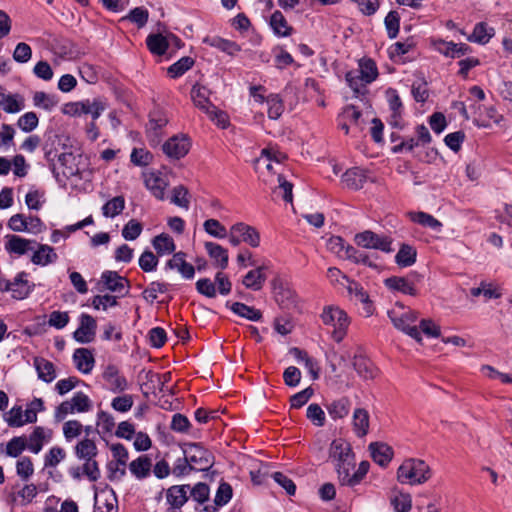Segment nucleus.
Listing matches in <instances>:
<instances>
[{
	"label": "nucleus",
	"instance_id": "obj_1",
	"mask_svg": "<svg viewBox=\"0 0 512 512\" xmlns=\"http://www.w3.org/2000/svg\"><path fill=\"white\" fill-rule=\"evenodd\" d=\"M432 476L429 465L421 459L408 458L397 470V480L402 484L421 485Z\"/></svg>",
	"mask_w": 512,
	"mask_h": 512
},
{
	"label": "nucleus",
	"instance_id": "obj_2",
	"mask_svg": "<svg viewBox=\"0 0 512 512\" xmlns=\"http://www.w3.org/2000/svg\"><path fill=\"white\" fill-rule=\"evenodd\" d=\"M388 316L396 329L406 333L417 342H422L420 331L416 325L418 317L416 311L405 307L401 303H396L395 306L388 311Z\"/></svg>",
	"mask_w": 512,
	"mask_h": 512
},
{
	"label": "nucleus",
	"instance_id": "obj_3",
	"mask_svg": "<svg viewBox=\"0 0 512 512\" xmlns=\"http://www.w3.org/2000/svg\"><path fill=\"white\" fill-rule=\"evenodd\" d=\"M324 325L330 327L331 337L336 342H341L346 334L350 325V319L347 313L338 306L329 305L323 308L320 315Z\"/></svg>",
	"mask_w": 512,
	"mask_h": 512
},
{
	"label": "nucleus",
	"instance_id": "obj_4",
	"mask_svg": "<svg viewBox=\"0 0 512 512\" xmlns=\"http://www.w3.org/2000/svg\"><path fill=\"white\" fill-rule=\"evenodd\" d=\"M91 408L90 398L83 392H77L71 399L63 401L57 406L54 417L57 421H62L68 414L88 412Z\"/></svg>",
	"mask_w": 512,
	"mask_h": 512
},
{
	"label": "nucleus",
	"instance_id": "obj_5",
	"mask_svg": "<svg viewBox=\"0 0 512 512\" xmlns=\"http://www.w3.org/2000/svg\"><path fill=\"white\" fill-rule=\"evenodd\" d=\"M183 453L194 470L206 471L213 465L212 454L198 443L187 444Z\"/></svg>",
	"mask_w": 512,
	"mask_h": 512
},
{
	"label": "nucleus",
	"instance_id": "obj_6",
	"mask_svg": "<svg viewBox=\"0 0 512 512\" xmlns=\"http://www.w3.org/2000/svg\"><path fill=\"white\" fill-rule=\"evenodd\" d=\"M355 243L366 249H376L385 253H390L392 248V240L388 236L379 235L370 230L355 235Z\"/></svg>",
	"mask_w": 512,
	"mask_h": 512
},
{
	"label": "nucleus",
	"instance_id": "obj_7",
	"mask_svg": "<svg viewBox=\"0 0 512 512\" xmlns=\"http://www.w3.org/2000/svg\"><path fill=\"white\" fill-rule=\"evenodd\" d=\"M99 285L105 290L125 296L129 292L130 283L125 277L115 271H104L101 275Z\"/></svg>",
	"mask_w": 512,
	"mask_h": 512
},
{
	"label": "nucleus",
	"instance_id": "obj_8",
	"mask_svg": "<svg viewBox=\"0 0 512 512\" xmlns=\"http://www.w3.org/2000/svg\"><path fill=\"white\" fill-rule=\"evenodd\" d=\"M143 179L145 187L155 198L159 200L165 198V190L169 183L163 173L159 171H146L143 173Z\"/></svg>",
	"mask_w": 512,
	"mask_h": 512
},
{
	"label": "nucleus",
	"instance_id": "obj_9",
	"mask_svg": "<svg viewBox=\"0 0 512 512\" xmlns=\"http://www.w3.org/2000/svg\"><path fill=\"white\" fill-rule=\"evenodd\" d=\"M190 141L185 135L173 136L163 144L164 153L172 159L184 157L190 150Z\"/></svg>",
	"mask_w": 512,
	"mask_h": 512
},
{
	"label": "nucleus",
	"instance_id": "obj_10",
	"mask_svg": "<svg viewBox=\"0 0 512 512\" xmlns=\"http://www.w3.org/2000/svg\"><path fill=\"white\" fill-rule=\"evenodd\" d=\"M255 169L267 184H273L277 174H280L274 169L271 152L266 149L262 151L261 156L256 160Z\"/></svg>",
	"mask_w": 512,
	"mask_h": 512
},
{
	"label": "nucleus",
	"instance_id": "obj_11",
	"mask_svg": "<svg viewBox=\"0 0 512 512\" xmlns=\"http://www.w3.org/2000/svg\"><path fill=\"white\" fill-rule=\"evenodd\" d=\"M433 46L437 52L450 58H460L471 52V47L465 43H454L441 39L434 41Z\"/></svg>",
	"mask_w": 512,
	"mask_h": 512
},
{
	"label": "nucleus",
	"instance_id": "obj_12",
	"mask_svg": "<svg viewBox=\"0 0 512 512\" xmlns=\"http://www.w3.org/2000/svg\"><path fill=\"white\" fill-rule=\"evenodd\" d=\"M5 243L4 248L9 254L22 256L29 251H32L36 244L35 240L25 239L18 235L8 234L4 237Z\"/></svg>",
	"mask_w": 512,
	"mask_h": 512
},
{
	"label": "nucleus",
	"instance_id": "obj_13",
	"mask_svg": "<svg viewBox=\"0 0 512 512\" xmlns=\"http://www.w3.org/2000/svg\"><path fill=\"white\" fill-rule=\"evenodd\" d=\"M96 328V320L88 314H82L79 327L74 332V339L79 343H90L95 337Z\"/></svg>",
	"mask_w": 512,
	"mask_h": 512
},
{
	"label": "nucleus",
	"instance_id": "obj_14",
	"mask_svg": "<svg viewBox=\"0 0 512 512\" xmlns=\"http://www.w3.org/2000/svg\"><path fill=\"white\" fill-rule=\"evenodd\" d=\"M25 276L26 274L22 272L13 281H8L5 284V290L10 291L15 299L21 300L26 298L32 290L33 286L29 284L27 279H24Z\"/></svg>",
	"mask_w": 512,
	"mask_h": 512
},
{
	"label": "nucleus",
	"instance_id": "obj_15",
	"mask_svg": "<svg viewBox=\"0 0 512 512\" xmlns=\"http://www.w3.org/2000/svg\"><path fill=\"white\" fill-rule=\"evenodd\" d=\"M0 107L7 113H17L24 109L25 100L20 94L6 93L5 89L0 86Z\"/></svg>",
	"mask_w": 512,
	"mask_h": 512
},
{
	"label": "nucleus",
	"instance_id": "obj_16",
	"mask_svg": "<svg viewBox=\"0 0 512 512\" xmlns=\"http://www.w3.org/2000/svg\"><path fill=\"white\" fill-rule=\"evenodd\" d=\"M189 485H174L167 489L166 499L171 509H180L188 501Z\"/></svg>",
	"mask_w": 512,
	"mask_h": 512
},
{
	"label": "nucleus",
	"instance_id": "obj_17",
	"mask_svg": "<svg viewBox=\"0 0 512 512\" xmlns=\"http://www.w3.org/2000/svg\"><path fill=\"white\" fill-rule=\"evenodd\" d=\"M103 378L113 392H122L127 389L128 383L126 378L120 374L117 367L109 365L103 372Z\"/></svg>",
	"mask_w": 512,
	"mask_h": 512
},
{
	"label": "nucleus",
	"instance_id": "obj_18",
	"mask_svg": "<svg viewBox=\"0 0 512 512\" xmlns=\"http://www.w3.org/2000/svg\"><path fill=\"white\" fill-rule=\"evenodd\" d=\"M51 435L52 432L50 430L41 426L35 427L27 439V449L34 454H38L42 450L43 445L51 439Z\"/></svg>",
	"mask_w": 512,
	"mask_h": 512
},
{
	"label": "nucleus",
	"instance_id": "obj_19",
	"mask_svg": "<svg viewBox=\"0 0 512 512\" xmlns=\"http://www.w3.org/2000/svg\"><path fill=\"white\" fill-rule=\"evenodd\" d=\"M330 457L337 463L355 460L350 444L343 439H336L331 443Z\"/></svg>",
	"mask_w": 512,
	"mask_h": 512
},
{
	"label": "nucleus",
	"instance_id": "obj_20",
	"mask_svg": "<svg viewBox=\"0 0 512 512\" xmlns=\"http://www.w3.org/2000/svg\"><path fill=\"white\" fill-rule=\"evenodd\" d=\"M186 254L184 252H177L173 257L168 260L166 266L169 269H176L184 278L192 279L195 274L193 265L186 262Z\"/></svg>",
	"mask_w": 512,
	"mask_h": 512
},
{
	"label": "nucleus",
	"instance_id": "obj_21",
	"mask_svg": "<svg viewBox=\"0 0 512 512\" xmlns=\"http://www.w3.org/2000/svg\"><path fill=\"white\" fill-rule=\"evenodd\" d=\"M73 361L76 368L83 374H89L94 367V357L90 350L78 348L73 353Z\"/></svg>",
	"mask_w": 512,
	"mask_h": 512
},
{
	"label": "nucleus",
	"instance_id": "obj_22",
	"mask_svg": "<svg viewBox=\"0 0 512 512\" xmlns=\"http://www.w3.org/2000/svg\"><path fill=\"white\" fill-rule=\"evenodd\" d=\"M372 459L380 466H386L392 460V448L381 442H373L369 445Z\"/></svg>",
	"mask_w": 512,
	"mask_h": 512
},
{
	"label": "nucleus",
	"instance_id": "obj_23",
	"mask_svg": "<svg viewBox=\"0 0 512 512\" xmlns=\"http://www.w3.org/2000/svg\"><path fill=\"white\" fill-rule=\"evenodd\" d=\"M495 35V29L490 27L486 22H479L474 26L473 32L467 36L469 42L480 45L487 44Z\"/></svg>",
	"mask_w": 512,
	"mask_h": 512
},
{
	"label": "nucleus",
	"instance_id": "obj_24",
	"mask_svg": "<svg viewBox=\"0 0 512 512\" xmlns=\"http://www.w3.org/2000/svg\"><path fill=\"white\" fill-rule=\"evenodd\" d=\"M234 232H238L242 242L251 247L256 248L260 245V234L253 226L239 222L234 224Z\"/></svg>",
	"mask_w": 512,
	"mask_h": 512
},
{
	"label": "nucleus",
	"instance_id": "obj_25",
	"mask_svg": "<svg viewBox=\"0 0 512 512\" xmlns=\"http://www.w3.org/2000/svg\"><path fill=\"white\" fill-rule=\"evenodd\" d=\"M210 91L205 86L196 84L192 87L191 98L196 107L203 110L205 113L210 112V109L214 106L209 101Z\"/></svg>",
	"mask_w": 512,
	"mask_h": 512
},
{
	"label": "nucleus",
	"instance_id": "obj_26",
	"mask_svg": "<svg viewBox=\"0 0 512 512\" xmlns=\"http://www.w3.org/2000/svg\"><path fill=\"white\" fill-rule=\"evenodd\" d=\"M34 367L40 380L50 383L56 378L55 366L47 359L42 357L34 358Z\"/></svg>",
	"mask_w": 512,
	"mask_h": 512
},
{
	"label": "nucleus",
	"instance_id": "obj_27",
	"mask_svg": "<svg viewBox=\"0 0 512 512\" xmlns=\"http://www.w3.org/2000/svg\"><path fill=\"white\" fill-rule=\"evenodd\" d=\"M203 43H205L211 47L217 48L220 51L225 52L230 56H234L237 52H239L241 50L240 46L236 42H233V41H230V40L218 37V36H213V37L207 36L203 39Z\"/></svg>",
	"mask_w": 512,
	"mask_h": 512
},
{
	"label": "nucleus",
	"instance_id": "obj_28",
	"mask_svg": "<svg viewBox=\"0 0 512 512\" xmlns=\"http://www.w3.org/2000/svg\"><path fill=\"white\" fill-rule=\"evenodd\" d=\"M369 413L364 408H356L353 412V430L358 437H364L369 431Z\"/></svg>",
	"mask_w": 512,
	"mask_h": 512
},
{
	"label": "nucleus",
	"instance_id": "obj_29",
	"mask_svg": "<svg viewBox=\"0 0 512 512\" xmlns=\"http://www.w3.org/2000/svg\"><path fill=\"white\" fill-rule=\"evenodd\" d=\"M58 256L54 249L46 244H39L37 250L34 251L31 261L36 265L46 266L54 263Z\"/></svg>",
	"mask_w": 512,
	"mask_h": 512
},
{
	"label": "nucleus",
	"instance_id": "obj_30",
	"mask_svg": "<svg viewBox=\"0 0 512 512\" xmlns=\"http://www.w3.org/2000/svg\"><path fill=\"white\" fill-rule=\"evenodd\" d=\"M269 23L274 34L279 37H287L292 34L293 28L288 24L282 12L278 10L271 15Z\"/></svg>",
	"mask_w": 512,
	"mask_h": 512
},
{
	"label": "nucleus",
	"instance_id": "obj_31",
	"mask_svg": "<svg viewBox=\"0 0 512 512\" xmlns=\"http://www.w3.org/2000/svg\"><path fill=\"white\" fill-rule=\"evenodd\" d=\"M146 45L149 51L154 55H164L169 49V40H167V34H150L146 38Z\"/></svg>",
	"mask_w": 512,
	"mask_h": 512
},
{
	"label": "nucleus",
	"instance_id": "obj_32",
	"mask_svg": "<svg viewBox=\"0 0 512 512\" xmlns=\"http://www.w3.org/2000/svg\"><path fill=\"white\" fill-rule=\"evenodd\" d=\"M205 249L210 256L215 261L216 266L221 269H225L228 265V251L222 247L221 245L214 242H206Z\"/></svg>",
	"mask_w": 512,
	"mask_h": 512
},
{
	"label": "nucleus",
	"instance_id": "obj_33",
	"mask_svg": "<svg viewBox=\"0 0 512 512\" xmlns=\"http://www.w3.org/2000/svg\"><path fill=\"white\" fill-rule=\"evenodd\" d=\"M385 285L391 290L399 291L407 295L415 296L417 294L414 284L404 277H389L385 280Z\"/></svg>",
	"mask_w": 512,
	"mask_h": 512
},
{
	"label": "nucleus",
	"instance_id": "obj_34",
	"mask_svg": "<svg viewBox=\"0 0 512 512\" xmlns=\"http://www.w3.org/2000/svg\"><path fill=\"white\" fill-rule=\"evenodd\" d=\"M75 454L79 459L89 461L97 456L98 448L94 440L85 437L75 446Z\"/></svg>",
	"mask_w": 512,
	"mask_h": 512
},
{
	"label": "nucleus",
	"instance_id": "obj_35",
	"mask_svg": "<svg viewBox=\"0 0 512 512\" xmlns=\"http://www.w3.org/2000/svg\"><path fill=\"white\" fill-rule=\"evenodd\" d=\"M342 179L347 187L358 190L363 187L366 181V175L362 169L354 167L347 170L343 174Z\"/></svg>",
	"mask_w": 512,
	"mask_h": 512
},
{
	"label": "nucleus",
	"instance_id": "obj_36",
	"mask_svg": "<svg viewBox=\"0 0 512 512\" xmlns=\"http://www.w3.org/2000/svg\"><path fill=\"white\" fill-rule=\"evenodd\" d=\"M264 267H258L254 270L249 271L243 278V284L246 288L254 291L260 290L265 281L266 275L264 274Z\"/></svg>",
	"mask_w": 512,
	"mask_h": 512
},
{
	"label": "nucleus",
	"instance_id": "obj_37",
	"mask_svg": "<svg viewBox=\"0 0 512 512\" xmlns=\"http://www.w3.org/2000/svg\"><path fill=\"white\" fill-rule=\"evenodd\" d=\"M344 286L346 287L349 295L354 297L356 301L366 305L367 313L371 314L369 295L361 286V284L349 278Z\"/></svg>",
	"mask_w": 512,
	"mask_h": 512
},
{
	"label": "nucleus",
	"instance_id": "obj_38",
	"mask_svg": "<svg viewBox=\"0 0 512 512\" xmlns=\"http://www.w3.org/2000/svg\"><path fill=\"white\" fill-rule=\"evenodd\" d=\"M59 103L55 94L37 91L33 94V105L45 111H52Z\"/></svg>",
	"mask_w": 512,
	"mask_h": 512
},
{
	"label": "nucleus",
	"instance_id": "obj_39",
	"mask_svg": "<svg viewBox=\"0 0 512 512\" xmlns=\"http://www.w3.org/2000/svg\"><path fill=\"white\" fill-rule=\"evenodd\" d=\"M151 467V460L145 455L133 460L129 465L131 473L138 479L147 477L150 474Z\"/></svg>",
	"mask_w": 512,
	"mask_h": 512
},
{
	"label": "nucleus",
	"instance_id": "obj_40",
	"mask_svg": "<svg viewBox=\"0 0 512 512\" xmlns=\"http://www.w3.org/2000/svg\"><path fill=\"white\" fill-rule=\"evenodd\" d=\"M416 249L408 244H402L395 256V262L400 267H409L416 262Z\"/></svg>",
	"mask_w": 512,
	"mask_h": 512
},
{
	"label": "nucleus",
	"instance_id": "obj_41",
	"mask_svg": "<svg viewBox=\"0 0 512 512\" xmlns=\"http://www.w3.org/2000/svg\"><path fill=\"white\" fill-rule=\"evenodd\" d=\"M152 244L159 255L171 254L176 249L173 238L165 233L154 237Z\"/></svg>",
	"mask_w": 512,
	"mask_h": 512
},
{
	"label": "nucleus",
	"instance_id": "obj_42",
	"mask_svg": "<svg viewBox=\"0 0 512 512\" xmlns=\"http://www.w3.org/2000/svg\"><path fill=\"white\" fill-rule=\"evenodd\" d=\"M362 80L370 84L378 77V69L376 63L370 58H364L359 61V69Z\"/></svg>",
	"mask_w": 512,
	"mask_h": 512
},
{
	"label": "nucleus",
	"instance_id": "obj_43",
	"mask_svg": "<svg viewBox=\"0 0 512 512\" xmlns=\"http://www.w3.org/2000/svg\"><path fill=\"white\" fill-rule=\"evenodd\" d=\"M410 219L420 224L424 227L431 228L434 231H440L442 224L440 221H438L435 217L432 215L425 213V212H410L409 213Z\"/></svg>",
	"mask_w": 512,
	"mask_h": 512
},
{
	"label": "nucleus",
	"instance_id": "obj_44",
	"mask_svg": "<svg viewBox=\"0 0 512 512\" xmlns=\"http://www.w3.org/2000/svg\"><path fill=\"white\" fill-rule=\"evenodd\" d=\"M326 408L331 418L341 419L348 415L350 402L347 398H340L331 402Z\"/></svg>",
	"mask_w": 512,
	"mask_h": 512
},
{
	"label": "nucleus",
	"instance_id": "obj_45",
	"mask_svg": "<svg viewBox=\"0 0 512 512\" xmlns=\"http://www.w3.org/2000/svg\"><path fill=\"white\" fill-rule=\"evenodd\" d=\"M231 310L238 316L251 321H259L262 317L260 310L240 302L233 303L231 305Z\"/></svg>",
	"mask_w": 512,
	"mask_h": 512
},
{
	"label": "nucleus",
	"instance_id": "obj_46",
	"mask_svg": "<svg viewBox=\"0 0 512 512\" xmlns=\"http://www.w3.org/2000/svg\"><path fill=\"white\" fill-rule=\"evenodd\" d=\"M125 208L123 196H116L106 202L102 207V214L107 218H113L122 213Z\"/></svg>",
	"mask_w": 512,
	"mask_h": 512
},
{
	"label": "nucleus",
	"instance_id": "obj_47",
	"mask_svg": "<svg viewBox=\"0 0 512 512\" xmlns=\"http://www.w3.org/2000/svg\"><path fill=\"white\" fill-rule=\"evenodd\" d=\"M275 299L283 308H291L296 304L295 292L282 285L275 288Z\"/></svg>",
	"mask_w": 512,
	"mask_h": 512
},
{
	"label": "nucleus",
	"instance_id": "obj_48",
	"mask_svg": "<svg viewBox=\"0 0 512 512\" xmlns=\"http://www.w3.org/2000/svg\"><path fill=\"white\" fill-rule=\"evenodd\" d=\"M354 468H355V460L344 462V463H336L338 479L342 485L353 486L352 485V479H353L352 471L354 470Z\"/></svg>",
	"mask_w": 512,
	"mask_h": 512
},
{
	"label": "nucleus",
	"instance_id": "obj_49",
	"mask_svg": "<svg viewBox=\"0 0 512 512\" xmlns=\"http://www.w3.org/2000/svg\"><path fill=\"white\" fill-rule=\"evenodd\" d=\"M90 100L66 103L62 108V113L72 117L88 114L90 108Z\"/></svg>",
	"mask_w": 512,
	"mask_h": 512
},
{
	"label": "nucleus",
	"instance_id": "obj_50",
	"mask_svg": "<svg viewBox=\"0 0 512 512\" xmlns=\"http://www.w3.org/2000/svg\"><path fill=\"white\" fill-rule=\"evenodd\" d=\"M58 162L63 167V175L67 178L79 174V168L75 165V156L72 153H62L58 157Z\"/></svg>",
	"mask_w": 512,
	"mask_h": 512
},
{
	"label": "nucleus",
	"instance_id": "obj_51",
	"mask_svg": "<svg viewBox=\"0 0 512 512\" xmlns=\"http://www.w3.org/2000/svg\"><path fill=\"white\" fill-rule=\"evenodd\" d=\"M354 367L359 374L364 379H372L376 375V370L373 367V364L370 360L365 357L359 356L355 357Z\"/></svg>",
	"mask_w": 512,
	"mask_h": 512
},
{
	"label": "nucleus",
	"instance_id": "obj_52",
	"mask_svg": "<svg viewBox=\"0 0 512 512\" xmlns=\"http://www.w3.org/2000/svg\"><path fill=\"white\" fill-rule=\"evenodd\" d=\"M194 65V59L191 57H182L177 62L169 66L167 72L171 78H178Z\"/></svg>",
	"mask_w": 512,
	"mask_h": 512
},
{
	"label": "nucleus",
	"instance_id": "obj_53",
	"mask_svg": "<svg viewBox=\"0 0 512 512\" xmlns=\"http://www.w3.org/2000/svg\"><path fill=\"white\" fill-rule=\"evenodd\" d=\"M266 103L268 105V117L270 119H278L284 112V104L278 94H270L267 96Z\"/></svg>",
	"mask_w": 512,
	"mask_h": 512
},
{
	"label": "nucleus",
	"instance_id": "obj_54",
	"mask_svg": "<svg viewBox=\"0 0 512 512\" xmlns=\"http://www.w3.org/2000/svg\"><path fill=\"white\" fill-rule=\"evenodd\" d=\"M111 451L113 453L114 458L117 460V466L115 468V472H119L120 476L125 475V465L128 460V451L122 444H113L111 446Z\"/></svg>",
	"mask_w": 512,
	"mask_h": 512
},
{
	"label": "nucleus",
	"instance_id": "obj_55",
	"mask_svg": "<svg viewBox=\"0 0 512 512\" xmlns=\"http://www.w3.org/2000/svg\"><path fill=\"white\" fill-rule=\"evenodd\" d=\"M37 495V488L34 484L23 486L16 494H13L12 500L17 502L18 499L21 505L30 503Z\"/></svg>",
	"mask_w": 512,
	"mask_h": 512
},
{
	"label": "nucleus",
	"instance_id": "obj_56",
	"mask_svg": "<svg viewBox=\"0 0 512 512\" xmlns=\"http://www.w3.org/2000/svg\"><path fill=\"white\" fill-rule=\"evenodd\" d=\"M27 449V439L25 437H13L6 445V454L16 458Z\"/></svg>",
	"mask_w": 512,
	"mask_h": 512
},
{
	"label": "nucleus",
	"instance_id": "obj_57",
	"mask_svg": "<svg viewBox=\"0 0 512 512\" xmlns=\"http://www.w3.org/2000/svg\"><path fill=\"white\" fill-rule=\"evenodd\" d=\"M384 24L388 37L394 39L397 37L400 28V16L396 11H390L385 17Z\"/></svg>",
	"mask_w": 512,
	"mask_h": 512
},
{
	"label": "nucleus",
	"instance_id": "obj_58",
	"mask_svg": "<svg viewBox=\"0 0 512 512\" xmlns=\"http://www.w3.org/2000/svg\"><path fill=\"white\" fill-rule=\"evenodd\" d=\"M203 228L206 233L209 235L223 239L227 237V230L224 225H222L218 220L216 219H208L203 223Z\"/></svg>",
	"mask_w": 512,
	"mask_h": 512
},
{
	"label": "nucleus",
	"instance_id": "obj_59",
	"mask_svg": "<svg viewBox=\"0 0 512 512\" xmlns=\"http://www.w3.org/2000/svg\"><path fill=\"white\" fill-rule=\"evenodd\" d=\"M142 230V224L135 219H131L123 227L122 236L125 240L133 241L140 236Z\"/></svg>",
	"mask_w": 512,
	"mask_h": 512
},
{
	"label": "nucleus",
	"instance_id": "obj_60",
	"mask_svg": "<svg viewBox=\"0 0 512 512\" xmlns=\"http://www.w3.org/2000/svg\"><path fill=\"white\" fill-rule=\"evenodd\" d=\"M66 452L63 448L54 446L52 447L44 458L45 467H56L62 460H64Z\"/></svg>",
	"mask_w": 512,
	"mask_h": 512
},
{
	"label": "nucleus",
	"instance_id": "obj_61",
	"mask_svg": "<svg viewBox=\"0 0 512 512\" xmlns=\"http://www.w3.org/2000/svg\"><path fill=\"white\" fill-rule=\"evenodd\" d=\"M38 123L39 119L34 112L23 114L17 121L18 127L26 133L33 131L38 126Z\"/></svg>",
	"mask_w": 512,
	"mask_h": 512
},
{
	"label": "nucleus",
	"instance_id": "obj_62",
	"mask_svg": "<svg viewBox=\"0 0 512 512\" xmlns=\"http://www.w3.org/2000/svg\"><path fill=\"white\" fill-rule=\"evenodd\" d=\"M233 490L229 483L222 482L220 483L215 498L214 503L217 506H224L226 505L232 498Z\"/></svg>",
	"mask_w": 512,
	"mask_h": 512
},
{
	"label": "nucleus",
	"instance_id": "obj_63",
	"mask_svg": "<svg viewBox=\"0 0 512 512\" xmlns=\"http://www.w3.org/2000/svg\"><path fill=\"white\" fill-rule=\"evenodd\" d=\"M17 475L24 481L28 480L34 473V467L29 457H22L16 464Z\"/></svg>",
	"mask_w": 512,
	"mask_h": 512
},
{
	"label": "nucleus",
	"instance_id": "obj_64",
	"mask_svg": "<svg viewBox=\"0 0 512 512\" xmlns=\"http://www.w3.org/2000/svg\"><path fill=\"white\" fill-rule=\"evenodd\" d=\"M5 421L10 427H21L24 425V413L21 406L12 407L5 416Z\"/></svg>",
	"mask_w": 512,
	"mask_h": 512
}]
</instances>
